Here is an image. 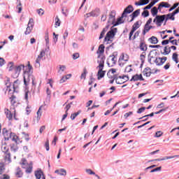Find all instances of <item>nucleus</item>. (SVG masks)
<instances>
[{
	"mask_svg": "<svg viewBox=\"0 0 179 179\" xmlns=\"http://www.w3.org/2000/svg\"><path fill=\"white\" fill-rule=\"evenodd\" d=\"M124 19V17H122H122H119L116 21H115V25L114 26H118V24H121L122 23H124V20H122Z\"/></svg>",
	"mask_w": 179,
	"mask_h": 179,
	"instance_id": "obj_33",
	"label": "nucleus"
},
{
	"mask_svg": "<svg viewBox=\"0 0 179 179\" xmlns=\"http://www.w3.org/2000/svg\"><path fill=\"white\" fill-rule=\"evenodd\" d=\"M6 114L7 118H8L9 120H12L13 115H12V113H10V111H8V110H7V112H6Z\"/></svg>",
	"mask_w": 179,
	"mask_h": 179,
	"instance_id": "obj_51",
	"label": "nucleus"
},
{
	"mask_svg": "<svg viewBox=\"0 0 179 179\" xmlns=\"http://www.w3.org/2000/svg\"><path fill=\"white\" fill-rule=\"evenodd\" d=\"M172 60L176 62V64H178V54L177 52H174L172 55Z\"/></svg>",
	"mask_w": 179,
	"mask_h": 179,
	"instance_id": "obj_34",
	"label": "nucleus"
},
{
	"mask_svg": "<svg viewBox=\"0 0 179 179\" xmlns=\"http://www.w3.org/2000/svg\"><path fill=\"white\" fill-rule=\"evenodd\" d=\"M98 52H99V54H103L104 52V45H99Z\"/></svg>",
	"mask_w": 179,
	"mask_h": 179,
	"instance_id": "obj_45",
	"label": "nucleus"
},
{
	"mask_svg": "<svg viewBox=\"0 0 179 179\" xmlns=\"http://www.w3.org/2000/svg\"><path fill=\"white\" fill-rule=\"evenodd\" d=\"M129 79L128 76H119L116 77L115 82L117 85H122V83H125Z\"/></svg>",
	"mask_w": 179,
	"mask_h": 179,
	"instance_id": "obj_6",
	"label": "nucleus"
},
{
	"mask_svg": "<svg viewBox=\"0 0 179 179\" xmlns=\"http://www.w3.org/2000/svg\"><path fill=\"white\" fill-rule=\"evenodd\" d=\"M8 67H9L8 71H13V62H10L8 63Z\"/></svg>",
	"mask_w": 179,
	"mask_h": 179,
	"instance_id": "obj_60",
	"label": "nucleus"
},
{
	"mask_svg": "<svg viewBox=\"0 0 179 179\" xmlns=\"http://www.w3.org/2000/svg\"><path fill=\"white\" fill-rule=\"evenodd\" d=\"M45 41L46 43V45H48V44H50V38L48 37V33H46L45 35Z\"/></svg>",
	"mask_w": 179,
	"mask_h": 179,
	"instance_id": "obj_54",
	"label": "nucleus"
},
{
	"mask_svg": "<svg viewBox=\"0 0 179 179\" xmlns=\"http://www.w3.org/2000/svg\"><path fill=\"white\" fill-rule=\"evenodd\" d=\"M34 173L36 179H41V176H43L44 174V173H43V171H41V169L36 171Z\"/></svg>",
	"mask_w": 179,
	"mask_h": 179,
	"instance_id": "obj_22",
	"label": "nucleus"
},
{
	"mask_svg": "<svg viewBox=\"0 0 179 179\" xmlns=\"http://www.w3.org/2000/svg\"><path fill=\"white\" fill-rule=\"evenodd\" d=\"M36 12L39 16H43V15H44V10H43V8L38 9Z\"/></svg>",
	"mask_w": 179,
	"mask_h": 179,
	"instance_id": "obj_58",
	"label": "nucleus"
},
{
	"mask_svg": "<svg viewBox=\"0 0 179 179\" xmlns=\"http://www.w3.org/2000/svg\"><path fill=\"white\" fill-rule=\"evenodd\" d=\"M131 12H134V7L129 5L124 9L122 13V17H127V15H128V13H131Z\"/></svg>",
	"mask_w": 179,
	"mask_h": 179,
	"instance_id": "obj_16",
	"label": "nucleus"
},
{
	"mask_svg": "<svg viewBox=\"0 0 179 179\" xmlns=\"http://www.w3.org/2000/svg\"><path fill=\"white\" fill-rule=\"evenodd\" d=\"M169 52H171V48L169 46H166L164 48V55H169Z\"/></svg>",
	"mask_w": 179,
	"mask_h": 179,
	"instance_id": "obj_42",
	"label": "nucleus"
},
{
	"mask_svg": "<svg viewBox=\"0 0 179 179\" xmlns=\"http://www.w3.org/2000/svg\"><path fill=\"white\" fill-rule=\"evenodd\" d=\"M114 36H115V32L113 30L109 31L105 37L104 41H107V44L111 43V38H114Z\"/></svg>",
	"mask_w": 179,
	"mask_h": 179,
	"instance_id": "obj_9",
	"label": "nucleus"
},
{
	"mask_svg": "<svg viewBox=\"0 0 179 179\" xmlns=\"http://www.w3.org/2000/svg\"><path fill=\"white\" fill-rule=\"evenodd\" d=\"M10 141L13 142L17 143V136L15 135V134L13 133V134L10 137Z\"/></svg>",
	"mask_w": 179,
	"mask_h": 179,
	"instance_id": "obj_38",
	"label": "nucleus"
},
{
	"mask_svg": "<svg viewBox=\"0 0 179 179\" xmlns=\"http://www.w3.org/2000/svg\"><path fill=\"white\" fill-rule=\"evenodd\" d=\"M19 86H20V83H19V80H15L13 84V92H17Z\"/></svg>",
	"mask_w": 179,
	"mask_h": 179,
	"instance_id": "obj_20",
	"label": "nucleus"
},
{
	"mask_svg": "<svg viewBox=\"0 0 179 179\" xmlns=\"http://www.w3.org/2000/svg\"><path fill=\"white\" fill-rule=\"evenodd\" d=\"M13 133L6 130L5 131H3V135L4 136V139L5 141H9L10 139V136L13 134Z\"/></svg>",
	"mask_w": 179,
	"mask_h": 179,
	"instance_id": "obj_18",
	"label": "nucleus"
},
{
	"mask_svg": "<svg viewBox=\"0 0 179 179\" xmlns=\"http://www.w3.org/2000/svg\"><path fill=\"white\" fill-rule=\"evenodd\" d=\"M139 48H140L141 51H143V52H145V51L148 50V46L146 45V43H145L143 42H141Z\"/></svg>",
	"mask_w": 179,
	"mask_h": 179,
	"instance_id": "obj_25",
	"label": "nucleus"
},
{
	"mask_svg": "<svg viewBox=\"0 0 179 179\" xmlns=\"http://www.w3.org/2000/svg\"><path fill=\"white\" fill-rule=\"evenodd\" d=\"M109 24H113V26L115 24V12L112 10L109 14V17L108 20Z\"/></svg>",
	"mask_w": 179,
	"mask_h": 179,
	"instance_id": "obj_10",
	"label": "nucleus"
},
{
	"mask_svg": "<svg viewBox=\"0 0 179 179\" xmlns=\"http://www.w3.org/2000/svg\"><path fill=\"white\" fill-rule=\"evenodd\" d=\"M159 1H160V0H154V1H152L149 5L146 6L144 8V10L150 9V8H152V6H154L155 3H157V2H159Z\"/></svg>",
	"mask_w": 179,
	"mask_h": 179,
	"instance_id": "obj_28",
	"label": "nucleus"
},
{
	"mask_svg": "<svg viewBox=\"0 0 179 179\" xmlns=\"http://www.w3.org/2000/svg\"><path fill=\"white\" fill-rule=\"evenodd\" d=\"M10 177H9V176H8L6 174L2 175L0 177V179H10Z\"/></svg>",
	"mask_w": 179,
	"mask_h": 179,
	"instance_id": "obj_64",
	"label": "nucleus"
},
{
	"mask_svg": "<svg viewBox=\"0 0 179 179\" xmlns=\"http://www.w3.org/2000/svg\"><path fill=\"white\" fill-rule=\"evenodd\" d=\"M85 171L87 174H90V176H96V173L90 169H86Z\"/></svg>",
	"mask_w": 179,
	"mask_h": 179,
	"instance_id": "obj_49",
	"label": "nucleus"
},
{
	"mask_svg": "<svg viewBox=\"0 0 179 179\" xmlns=\"http://www.w3.org/2000/svg\"><path fill=\"white\" fill-rule=\"evenodd\" d=\"M66 69V66H64V65H59L57 73H59V75H62V73H64V72H65Z\"/></svg>",
	"mask_w": 179,
	"mask_h": 179,
	"instance_id": "obj_24",
	"label": "nucleus"
},
{
	"mask_svg": "<svg viewBox=\"0 0 179 179\" xmlns=\"http://www.w3.org/2000/svg\"><path fill=\"white\" fill-rule=\"evenodd\" d=\"M59 176H63L65 177V176H66V170L64 169H61L60 172L59 173Z\"/></svg>",
	"mask_w": 179,
	"mask_h": 179,
	"instance_id": "obj_50",
	"label": "nucleus"
},
{
	"mask_svg": "<svg viewBox=\"0 0 179 179\" xmlns=\"http://www.w3.org/2000/svg\"><path fill=\"white\" fill-rule=\"evenodd\" d=\"M178 5H179L178 3L173 4V6L169 9V12H171V10H174V9H176V8L178 6Z\"/></svg>",
	"mask_w": 179,
	"mask_h": 179,
	"instance_id": "obj_62",
	"label": "nucleus"
},
{
	"mask_svg": "<svg viewBox=\"0 0 179 179\" xmlns=\"http://www.w3.org/2000/svg\"><path fill=\"white\" fill-rule=\"evenodd\" d=\"M80 55L79 53L76 52L73 55V59H78L79 58Z\"/></svg>",
	"mask_w": 179,
	"mask_h": 179,
	"instance_id": "obj_63",
	"label": "nucleus"
},
{
	"mask_svg": "<svg viewBox=\"0 0 179 179\" xmlns=\"http://www.w3.org/2000/svg\"><path fill=\"white\" fill-rule=\"evenodd\" d=\"M157 55V52L155 51H151L150 54L148 55V61L150 64H155L156 62V58H157L156 56Z\"/></svg>",
	"mask_w": 179,
	"mask_h": 179,
	"instance_id": "obj_8",
	"label": "nucleus"
},
{
	"mask_svg": "<svg viewBox=\"0 0 179 179\" xmlns=\"http://www.w3.org/2000/svg\"><path fill=\"white\" fill-rule=\"evenodd\" d=\"M99 15H100V9L96 8L94 10H93L89 13H87L85 15V16H86V17H94L96 16H99Z\"/></svg>",
	"mask_w": 179,
	"mask_h": 179,
	"instance_id": "obj_15",
	"label": "nucleus"
},
{
	"mask_svg": "<svg viewBox=\"0 0 179 179\" xmlns=\"http://www.w3.org/2000/svg\"><path fill=\"white\" fill-rule=\"evenodd\" d=\"M176 20V17H174L171 13H169L168 15H166V17H165V22H167V20Z\"/></svg>",
	"mask_w": 179,
	"mask_h": 179,
	"instance_id": "obj_35",
	"label": "nucleus"
},
{
	"mask_svg": "<svg viewBox=\"0 0 179 179\" xmlns=\"http://www.w3.org/2000/svg\"><path fill=\"white\" fill-rule=\"evenodd\" d=\"M166 15H157L155 18L153 20V23H155L157 26L160 27L162 26V23L166 20Z\"/></svg>",
	"mask_w": 179,
	"mask_h": 179,
	"instance_id": "obj_3",
	"label": "nucleus"
},
{
	"mask_svg": "<svg viewBox=\"0 0 179 179\" xmlns=\"http://www.w3.org/2000/svg\"><path fill=\"white\" fill-rule=\"evenodd\" d=\"M45 56V50H42L40 52V54L38 55L36 64H37L38 66H40V62H41V60L43 59V57Z\"/></svg>",
	"mask_w": 179,
	"mask_h": 179,
	"instance_id": "obj_13",
	"label": "nucleus"
},
{
	"mask_svg": "<svg viewBox=\"0 0 179 179\" xmlns=\"http://www.w3.org/2000/svg\"><path fill=\"white\" fill-rule=\"evenodd\" d=\"M30 80L32 83V85H34V76L29 71H24V84L25 86H29Z\"/></svg>",
	"mask_w": 179,
	"mask_h": 179,
	"instance_id": "obj_2",
	"label": "nucleus"
},
{
	"mask_svg": "<svg viewBox=\"0 0 179 179\" xmlns=\"http://www.w3.org/2000/svg\"><path fill=\"white\" fill-rule=\"evenodd\" d=\"M18 149H19V148L17 147V145H16V144H13L10 148L11 152H13L14 153H15V152H17Z\"/></svg>",
	"mask_w": 179,
	"mask_h": 179,
	"instance_id": "obj_39",
	"label": "nucleus"
},
{
	"mask_svg": "<svg viewBox=\"0 0 179 179\" xmlns=\"http://www.w3.org/2000/svg\"><path fill=\"white\" fill-rule=\"evenodd\" d=\"M170 6H171V5H170L169 3L162 1L158 6V10L162 12V8H170Z\"/></svg>",
	"mask_w": 179,
	"mask_h": 179,
	"instance_id": "obj_17",
	"label": "nucleus"
},
{
	"mask_svg": "<svg viewBox=\"0 0 179 179\" xmlns=\"http://www.w3.org/2000/svg\"><path fill=\"white\" fill-rule=\"evenodd\" d=\"M140 13H141L140 9H138L136 11H134L131 15V20H130V22H133V20L135 19V17H138V16H139Z\"/></svg>",
	"mask_w": 179,
	"mask_h": 179,
	"instance_id": "obj_21",
	"label": "nucleus"
},
{
	"mask_svg": "<svg viewBox=\"0 0 179 179\" xmlns=\"http://www.w3.org/2000/svg\"><path fill=\"white\" fill-rule=\"evenodd\" d=\"M159 13V8H157V7H153L151 9V14L152 15V16H157V13Z\"/></svg>",
	"mask_w": 179,
	"mask_h": 179,
	"instance_id": "obj_31",
	"label": "nucleus"
},
{
	"mask_svg": "<svg viewBox=\"0 0 179 179\" xmlns=\"http://www.w3.org/2000/svg\"><path fill=\"white\" fill-rule=\"evenodd\" d=\"M149 30H150V26L148 25L147 24H145V27H144L143 31V36H145V34H146V33H148L149 31Z\"/></svg>",
	"mask_w": 179,
	"mask_h": 179,
	"instance_id": "obj_36",
	"label": "nucleus"
},
{
	"mask_svg": "<svg viewBox=\"0 0 179 179\" xmlns=\"http://www.w3.org/2000/svg\"><path fill=\"white\" fill-rule=\"evenodd\" d=\"M166 61H167V58L166 57H157L155 64H156V65H157L158 66H160L163 65V64H164Z\"/></svg>",
	"mask_w": 179,
	"mask_h": 179,
	"instance_id": "obj_14",
	"label": "nucleus"
},
{
	"mask_svg": "<svg viewBox=\"0 0 179 179\" xmlns=\"http://www.w3.org/2000/svg\"><path fill=\"white\" fill-rule=\"evenodd\" d=\"M55 22V27L57 28L61 26V20H59V17H58V15L56 16Z\"/></svg>",
	"mask_w": 179,
	"mask_h": 179,
	"instance_id": "obj_27",
	"label": "nucleus"
},
{
	"mask_svg": "<svg viewBox=\"0 0 179 179\" xmlns=\"http://www.w3.org/2000/svg\"><path fill=\"white\" fill-rule=\"evenodd\" d=\"M97 62L99 66L96 67L98 71V80H100L101 78H104V75H106V71H103L104 69V58L99 57Z\"/></svg>",
	"mask_w": 179,
	"mask_h": 179,
	"instance_id": "obj_1",
	"label": "nucleus"
},
{
	"mask_svg": "<svg viewBox=\"0 0 179 179\" xmlns=\"http://www.w3.org/2000/svg\"><path fill=\"white\" fill-rule=\"evenodd\" d=\"M1 150H2V152H3L4 153H6V152H8V146H6V145H3L1 146Z\"/></svg>",
	"mask_w": 179,
	"mask_h": 179,
	"instance_id": "obj_56",
	"label": "nucleus"
},
{
	"mask_svg": "<svg viewBox=\"0 0 179 179\" xmlns=\"http://www.w3.org/2000/svg\"><path fill=\"white\" fill-rule=\"evenodd\" d=\"M15 176L16 177H17V178H21V177H23V172H22V170H20V168L17 169Z\"/></svg>",
	"mask_w": 179,
	"mask_h": 179,
	"instance_id": "obj_32",
	"label": "nucleus"
},
{
	"mask_svg": "<svg viewBox=\"0 0 179 179\" xmlns=\"http://www.w3.org/2000/svg\"><path fill=\"white\" fill-rule=\"evenodd\" d=\"M5 171V165L3 163H0V175L3 174Z\"/></svg>",
	"mask_w": 179,
	"mask_h": 179,
	"instance_id": "obj_46",
	"label": "nucleus"
},
{
	"mask_svg": "<svg viewBox=\"0 0 179 179\" xmlns=\"http://www.w3.org/2000/svg\"><path fill=\"white\" fill-rule=\"evenodd\" d=\"M131 71H132V65H129L127 66L125 69H124V72H131Z\"/></svg>",
	"mask_w": 179,
	"mask_h": 179,
	"instance_id": "obj_57",
	"label": "nucleus"
},
{
	"mask_svg": "<svg viewBox=\"0 0 179 179\" xmlns=\"http://www.w3.org/2000/svg\"><path fill=\"white\" fill-rule=\"evenodd\" d=\"M141 34V31H137L135 34H134V36H131V40H135V38H136V37H139V34Z\"/></svg>",
	"mask_w": 179,
	"mask_h": 179,
	"instance_id": "obj_48",
	"label": "nucleus"
},
{
	"mask_svg": "<svg viewBox=\"0 0 179 179\" xmlns=\"http://www.w3.org/2000/svg\"><path fill=\"white\" fill-rule=\"evenodd\" d=\"M128 59H129V56L127 54L122 53L119 59L120 66H124V64H125Z\"/></svg>",
	"mask_w": 179,
	"mask_h": 179,
	"instance_id": "obj_5",
	"label": "nucleus"
},
{
	"mask_svg": "<svg viewBox=\"0 0 179 179\" xmlns=\"http://www.w3.org/2000/svg\"><path fill=\"white\" fill-rule=\"evenodd\" d=\"M86 75H87V70L85 68L83 73L81 74L80 79H86Z\"/></svg>",
	"mask_w": 179,
	"mask_h": 179,
	"instance_id": "obj_40",
	"label": "nucleus"
},
{
	"mask_svg": "<svg viewBox=\"0 0 179 179\" xmlns=\"http://www.w3.org/2000/svg\"><path fill=\"white\" fill-rule=\"evenodd\" d=\"M28 70L25 71L24 72H28L29 73H31V71H33V66L30 65V62H28V65H27Z\"/></svg>",
	"mask_w": 179,
	"mask_h": 179,
	"instance_id": "obj_47",
	"label": "nucleus"
},
{
	"mask_svg": "<svg viewBox=\"0 0 179 179\" xmlns=\"http://www.w3.org/2000/svg\"><path fill=\"white\" fill-rule=\"evenodd\" d=\"M163 135V132L162 131H158L155 133V138H160Z\"/></svg>",
	"mask_w": 179,
	"mask_h": 179,
	"instance_id": "obj_53",
	"label": "nucleus"
},
{
	"mask_svg": "<svg viewBox=\"0 0 179 179\" xmlns=\"http://www.w3.org/2000/svg\"><path fill=\"white\" fill-rule=\"evenodd\" d=\"M18 3V5L17 6V9H18V13H20L22 12V2L20 1H17Z\"/></svg>",
	"mask_w": 179,
	"mask_h": 179,
	"instance_id": "obj_44",
	"label": "nucleus"
},
{
	"mask_svg": "<svg viewBox=\"0 0 179 179\" xmlns=\"http://www.w3.org/2000/svg\"><path fill=\"white\" fill-rule=\"evenodd\" d=\"M22 69H24V65L20 64V66H17L14 68V73H13L12 76L14 79L19 78V75H20V72Z\"/></svg>",
	"mask_w": 179,
	"mask_h": 179,
	"instance_id": "obj_4",
	"label": "nucleus"
},
{
	"mask_svg": "<svg viewBox=\"0 0 179 179\" xmlns=\"http://www.w3.org/2000/svg\"><path fill=\"white\" fill-rule=\"evenodd\" d=\"M45 148L47 152H48V150H50V143H49L48 140H47L45 143Z\"/></svg>",
	"mask_w": 179,
	"mask_h": 179,
	"instance_id": "obj_59",
	"label": "nucleus"
},
{
	"mask_svg": "<svg viewBox=\"0 0 179 179\" xmlns=\"http://www.w3.org/2000/svg\"><path fill=\"white\" fill-rule=\"evenodd\" d=\"M115 72H117V70L115 69H112L107 73V76H110L111 74L114 75Z\"/></svg>",
	"mask_w": 179,
	"mask_h": 179,
	"instance_id": "obj_52",
	"label": "nucleus"
},
{
	"mask_svg": "<svg viewBox=\"0 0 179 179\" xmlns=\"http://www.w3.org/2000/svg\"><path fill=\"white\" fill-rule=\"evenodd\" d=\"M148 41L151 43V44H157V43H159V40H157L156 36H152L148 39Z\"/></svg>",
	"mask_w": 179,
	"mask_h": 179,
	"instance_id": "obj_29",
	"label": "nucleus"
},
{
	"mask_svg": "<svg viewBox=\"0 0 179 179\" xmlns=\"http://www.w3.org/2000/svg\"><path fill=\"white\" fill-rule=\"evenodd\" d=\"M71 76H72V74H68L66 76H64L62 79L60 80V83H64V82H66L68 79H70Z\"/></svg>",
	"mask_w": 179,
	"mask_h": 179,
	"instance_id": "obj_26",
	"label": "nucleus"
},
{
	"mask_svg": "<svg viewBox=\"0 0 179 179\" xmlns=\"http://www.w3.org/2000/svg\"><path fill=\"white\" fill-rule=\"evenodd\" d=\"M33 26H34V20L31 18L29 19L27 29L24 32L26 35L30 34V33H31V30H33Z\"/></svg>",
	"mask_w": 179,
	"mask_h": 179,
	"instance_id": "obj_7",
	"label": "nucleus"
},
{
	"mask_svg": "<svg viewBox=\"0 0 179 179\" xmlns=\"http://www.w3.org/2000/svg\"><path fill=\"white\" fill-rule=\"evenodd\" d=\"M142 16H143L144 17H148V16H149V11L148 10H144L142 13Z\"/></svg>",
	"mask_w": 179,
	"mask_h": 179,
	"instance_id": "obj_61",
	"label": "nucleus"
},
{
	"mask_svg": "<svg viewBox=\"0 0 179 179\" xmlns=\"http://www.w3.org/2000/svg\"><path fill=\"white\" fill-rule=\"evenodd\" d=\"M117 62V57L112 55L109 56L108 61H107V64L108 66H113V65H115Z\"/></svg>",
	"mask_w": 179,
	"mask_h": 179,
	"instance_id": "obj_12",
	"label": "nucleus"
},
{
	"mask_svg": "<svg viewBox=\"0 0 179 179\" xmlns=\"http://www.w3.org/2000/svg\"><path fill=\"white\" fill-rule=\"evenodd\" d=\"M26 169H27L25 171L26 173H27L28 174H30V173H31L33 171V165L30 164Z\"/></svg>",
	"mask_w": 179,
	"mask_h": 179,
	"instance_id": "obj_41",
	"label": "nucleus"
},
{
	"mask_svg": "<svg viewBox=\"0 0 179 179\" xmlns=\"http://www.w3.org/2000/svg\"><path fill=\"white\" fill-rule=\"evenodd\" d=\"M81 113L82 110H78L77 113L71 114V119L73 120H75L76 117H78V115H79V114H80Z\"/></svg>",
	"mask_w": 179,
	"mask_h": 179,
	"instance_id": "obj_37",
	"label": "nucleus"
},
{
	"mask_svg": "<svg viewBox=\"0 0 179 179\" xmlns=\"http://www.w3.org/2000/svg\"><path fill=\"white\" fill-rule=\"evenodd\" d=\"M36 114H37V120L38 121L41 118V115L43 114V113L41 112V107L39 108Z\"/></svg>",
	"mask_w": 179,
	"mask_h": 179,
	"instance_id": "obj_43",
	"label": "nucleus"
},
{
	"mask_svg": "<svg viewBox=\"0 0 179 179\" xmlns=\"http://www.w3.org/2000/svg\"><path fill=\"white\" fill-rule=\"evenodd\" d=\"M131 80H134V81H136V80H143V77H142V74H140V75H138V74H136L134 75Z\"/></svg>",
	"mask_w": 179,
	"mask_h": 179,
	"instance_id": "obj_23",
	"label": "nucleus"
},
{
	"mask_svg": "<svg viewBox=\"0 0 179 179\" xmlns=\"http://www.w3.org/2000/svg\"><path fill=\"white\" fill-rule=\"evenodd\" d=\"M150 0H140L138 2H136V6H143V5H148L149 3Z\"/></svg>",
	"mask_w": 179,
	"mask_h": 179,
	"instance_id": "obj_19",
	"label": "nucleus"
},
{
	"mask_svg": "<svg viewBox=\"0 0 179 179\" xmlns=\"http://www.w3.org/2000/svg\"><path fill=\"white\" fill-rule=\"evenodd\" d=\"M21 165H22V169H27V167H29L30 166V164H29L27 163V161L24 159H22Z\"/></svg>",
	"mask_w": 179,
	"mask_h": 179,
	"instance_id": "obj_30",
	"label": "nucleus"
},
{
	"mask_svg": "<svg viewBox=\"0 0 179 179\" xmlns=\"http://www.w3.org/2000/svg\"><path fill=\"white\" fill-rule=\"evenodd\" d=\"M139 27H141V25L139 24V21H137L132 26V29L129 33V40H131V37L134 36V33H135V31H136Z\"/></svg>",
	"mask_w": 179,
	"mask_h": 179,
	"instance_id": "obj_11",
	"label": "nucleus"
},
{
	"mask_svg": "<svg viewBox=\"0 0 179 179\" xmlns=\"http://www.w3.org/2000/svg\"><path fill=\"white\" fill-rule=\"evenodd\" d=\"M22 135H24L23 138H24L25 141H27V142H29L30 141V138H29V134L24 132H22Z\"/></svg>",
	"mask_w": 179,
	"mask_h": 179,
	"instance_id": "obj_55",
	"label": "nucleus"
}]
</instances>
